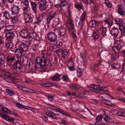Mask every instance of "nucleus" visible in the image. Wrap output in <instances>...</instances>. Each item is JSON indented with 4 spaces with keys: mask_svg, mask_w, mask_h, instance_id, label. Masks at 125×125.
Returning <instances> with one entry per match:
<instances>
[{
    "mask_svg": "<svg viewBox=\"0 0 125 125\" xmlns=\"http://www.w3.org/2000/svg\"><path fill=\"white\" fill-rule=\"evenodd\" d=\"M46 114L47 116L52 118L54 119L56 118V117L55 115L56 114L53 113L48 112L46 113Z\"/></svg>",
    "mask_w": 125,
    "mask_h": 125,
    "instance_id": "obj_34",
    "label": "nucleus"
},
{
    "mask_svg": "<svg viewBox=\"0 0 125 125\" xmlns=\"http://www.w3.org/2000/svg\"><path fill=\"white\" fill-rule=\"evenodd\" d=\"M84 71V69L78 68L77 72V76L79 77L82 76L83 73Z\"/></svg>",
    "mask_w": 125,
    "mask_h": 125,
    "instance_id": "obj_24",
    "label": "nucleus"
},
{
    "mask_svg": "<svg viewBox=\"0 0 125 125\" xmlns=\"http://www.w3.org/2000/svg\"><path fill=\"white\" fill-rule=\"evenodd\" d=\"M21 2L23 3L24 5L29 6V2L28 0H24L23 1H22Z\"/></svg>",
    "mask_w": 125,
    "mask_h": 125,
    "instance_id": "obj_54",
    "label": "nucleus"
},
{
    "mask_svg": "<svg viewBox=\"0 0 125 125\" xmlns=\"http://www.w3.org/2000/svg\"><path fill=\"white\" fill-rule=\"evenodd\" d=\"M6 92L9 94L11 96L13 95L14 93L13 90L9 89H6Z\"/></svg>",
    "mask_w": 125,
    "mask_h": 125,
    "instance_id": "obj_43",
    "label": "nucleus"
},
{
    "mask_svg": "<svg viewBox=\"0 0 125 125\" xmlns=\"http://www.w3.org/2000/svg\"><path fill=\"white\" fill-rule=\"evenodd\" d=\"M61 3L59 4L58 5L59 7L61 8V7L64 6L66 4H68V2H67V3L65 2H61Z\"/></svg>",
    "mask_w": 125,
    "mask_h": 125,
    "instance_id": "obj_57",
    "label": "nucleus"
},
{
    "mask_svg": "<svg viewBox=\"0 0 125 125\" xmlns=\"http://www.w3.org/2000/svg\"><path fill=\"white\" fill-rule=\"evenodd\" d=\"M15 36V34L13 32H9L7 33L5 35L6 37V40L12 41Z\"/></svg>",
    "mask_w": 125,
    "mask_h": 125,
    "instance_id": "obj_9",
    "label": "nucleus"
},
{
    "mask_svg": "<svg viewBox=\"0 0 125 125\" xmlns=\"http://www.w3.org/2000/svg\"><path fill=\"white\" fill-rule=\"evenodd\" d=\"M54 31L55 33L58 34L60 37L64 36L65 37L67 36L66 34V29L64 27H62L60 28L55 29Z\"/></svg>",
    "mask_w": 125,
    "mask_h": 125,
    "instance_id": "obj_4",
    "label": "nucleus"
},
{
    "mask_svg": "<svg viewBox=\"0 0 125 125\" xmlns=\"http://www.w3.org/2000/svg\"><path fill=\"white\" fill-rule=\"evenodd\" d=\"M119 33L118 29L116 27H113L112 29L111 34L113 36L116 37Z\"/></svg>",
    "mask_w": 125,
    "mask_h": 125,
    "instance_id": "obj_17",
    "label": "nucleus"
},
{
    "mask_svg": "<svg viewBox=\"0 0 125 125\" xmlns=\"http://www.w3.org/2000/svg\"><path fill=\"white\" fill-rule=\"evenodd\" d=\"M27 90H24L26 91L29 92L31 93H34L35 92V91L34 89H30L29 88H27Z\"/></svg>",
    "mask_w": 125,
    "mask_h": 125,
    "instance_id": "obj_56",
    "label": "nucleus"
},
{
    "mask_svg": "<svg viewBox=\"0 0 125 125\" xmlns=\"http://www.w3.org/2000/svg\"><path fill=\"white\" fill-rule=\"evenodd\" d=\"M119 29L120 30L122 34L124 36L125 34V25L120 24L119 26Z\"/></svg>",
    "mask_w": 125,
    "mask_h": 125,
    "instance_id": "obj_19",
    "label": "nucleus"
},
{
    "mask_svg": "<svg viewBox=\"0 0 125 125\" xmlns=\"http://www.w3.org/2000/svg\"><path fill=\"white\" fill-rule=\"evenodd\" d=\"M23 52H24L19 47L18 49L17 48L15 53L17 56L19 57L22 55V53H23Z\"/></svg>",
    "mask_w": 125,
    "mask_h": 125,
    "instance_id": "obj_28",
    "label": "nucleus"
},
{
    "mask_svg": "<svg viewBox=\"0 0 125 125\" xmlns=\"http://www.w3.org/2000/svg\"><path fill=\"white\" fill-rule=\"evenodd\" d=\"M98 25V23L96 21H92L89 22V25L91 27L95 28Z\"/></svg>",
    "mask_w": 125,
    "mask_h": 125,
    "instance_id": "obj_25",
    "label": "nucleus"
},
{
    "mask_svg": "<svg viewBox=\"0 0 125 125\" xmlns=\"http://www.w3.org/2000/svg\"><path fill=\"white\" fill-rule=\"evenodd\" d=\"M75 8L78 9H82L83 5L82 3H76L75 4Z\"/></svg>",
    "mask_w": 125,
    "mask_h": 125,
    "instance_id": "obj_44",
    "label": "nucleus"
},
{
    "mask_svg": "<svg viewBox=\"0 0 125 125\" xmlns=\"http://www.w3.org/2000/svg\"><path fill=\"white\" fill-rule=\"evenodd\" d=\"M30 34L31 35V36L33 37L34 40H35L37 39L38 36L37 33L35 32H34L30 33Z\"/></svg>",
    "mask_w": 125,
    "mask_h": 125,
    "instance_id": "obj_49",
    "label": "nucleus"
},
{
    "mask_svg": "<svg viewBox=\"0 0 125 125\" xmlns=\"http://www.w3.org/2000/svg\"><path fill=\"white\" fill-rule=\"evenodd\" d=\"M61 76V75L57 73L53 76L50 77V79L53 81H58L61 79H60Z\"/></svg>",
    "mask_w": 125,
    "mask_h": 125,
    "instance_id": "obj_14",
    "label": "nucleus"
},
{
    "mask_svg": "<svg viewBox=\"0 0 125 125\" xmlns=\"http://www.w3.org/2000/svg\"><path fill=\"white\" fill-rule=\"evenodd\" d=\"M115 113L118 116H125V113H122V112L118 111L117 110L115 111Z\"/></svg>",
    "mask_w": 125,
    "mask_h": 125,
    "instance_id": "obj_38",
    "label": "nucleus"
},
{
    "mask_svg": "<svg viewBox=\"0 0 125 125\" xmlns=\"http://www.w3.org/2000/svg\"><path fill=\"white\" fill-rule=\"evenodd\" d=\"M95 81L98 84H100L99 86H102V85L103 84V83L98 78L96 79Z\"/></svg>",
    "mask_w": 125,
    "mask_h": 125,
    "instance_id": "obj_53",
    "label": "nucleus"
},
{
    "mask_svg": "<svg viewBox=\"0 0 125 125\" xmlns=\"http://www.w3.org/2000/svg\"><path fill=\"white\" fill-rule=\"evenodd\" d=\"M6 60L7 61L12 62L15 60V56H8L7 57Z\"/></svg>",
    "mask_w": 125,
    "mask_h": 125,
    "instance_id": "obj_42",
    "label": "nucleus"
},
{
    "mask_svg": "<svg viewBox=\"0 0 125 125\" xmlns=\"http://www.w3.org/2000/svg\"><path fill=\"white\" fill-rule=\"evenodd\" d=\"M5 56L2 54L0 55V66L4 64L5 63Z\"/></svg>",
    "mask_w": 125,
    "mask_h": 125,
    "instance_id": "obj_30",
    "label": "nucleus"
},
{
    "mask_svg": "<svg viewBox=\"0 0 125 125\" xmlns=\"http://www.w3.org/2000/svg\"><path fill=\"white\" fill-rule=\"evenodd\" d=\"M39 3V9L42 11L46 10L47 9V7L45 5H43L42 3Z\"/></svg>",
    "mask_w": 125,
    "mask_h": 125,
    "instance_id": "obj_33",
    "label": "nucleus"
},
{
    "mask_svg": "<svg viewBox=\"0 0 125 125\" xmlns=\"http://www.w3.org/2000/svg\"><path fill=\"white\" fill-rule=\"evenodd\" d=\"M71 34L74 40H76L77 39V36L75 33L73 31H72Z\"/></svg>",
    "mask_w": 125,
    "mask_h": 125,
    "instance_id": "obj_62",
    "label": "nucleus"
},
{
    "mask_svg": "<svg viewBox=\"0 0 125 125\" xmlns=\"http://www.w3.org/2000/svg\"><path fill=\"white\" fill-rule=\"evenodd\" d=\"M22 63L19 60L16 61L15 62L13 65V68H18V69H22Z\"/></svg>",
    "mask_w": 125,
    "mask_h": 125,
    "instance_id": "obj_11",
    "label": "nucleus"
},
{
    "mask_svg": "<svg viewBox=\"0 0 125 125\" xmlns=\"http://www.w3.org/2000/svg\"><path fill=\"white\" fill-rule=\"evenodd\" d=\"M18 68H13L12 72L14 75H18L20 72H22V70L18 69Z\"/></svg>",
    "mask_w": 125,
    "mask_h": 125,
    "instance_id": "obj_21",
    "label": "nucleus"
},
{
    "mask_svg": "<svg viewBox=\"0 0 125 125\" xmlns=\"http://www.w3.org/2000/svg\"><path fill=\"white\" fill-rule=\"evenodd\" d=\"M87 15V13L85 11L83 12L80 17V21L83 22L84 21L85 17Z\"/></svg>",
    "mask_w": 125,
    "mask_h": 125,
    "instance_id": "obj_36",
    "label": "nucleus"
},
{
    "mask_svg": "<svg viewBox=\"0 0 125 125\" xmlns=\"http://www.w3.org/2000/svg\"><path fill=\"white\" fill-rule=\"evenodd\" d=\"M102 101V103L106 104L107 105H110V103L108 100H103Z\"/></svg>",
    "mask_w": 125,
    "mask_h": 125,
    "instance_id": "obj_58",
    "label": "nucleus"
},
{
    "mask_svg": "<svg viewBox=\"0 0 125 125\" xmlns=\"http://www.w3.org/2000/svg\"><path fill=\"white\" fill-rule=\"evenodd\" d=\"M3 116L4 117V118L7 119L9 121L13 122L14 121V119L13 118L7 115H3Z\"/></svg>",
    "mask_w": 125,
    "mask_h": 125,
    "instance_id": "obj_39",
    "label": "nucleus"
},
{
    "mask_svg": "<svg viewBox=\"0 0 125 125\" xmlns=\"http://www.w3.org/2000/svg\"><path fill=\"white\" fill-rule=\"evenodd\" d=\"M3 17L4 19V20L6 21L10 18V16L8 13L6 12L3 13Z\"/></svg>",
    "mask_w": 125,
    "mask_h": 125,
    "instance_id": "obj_37",
    "label": "nucleus"
},
{
    "mask_svg": "<svg viewBox=\"0 0 125 125\" xmlns=\"http://www.w3.org/2000/svg\"><path fill=\"white\" fill-rule=\"evenodd\" d=\"M61 123L64 125H69L68 123L66 122L64 120H61Z\"/></svg>",
    "mask_w": 125,
    "mask_h": 125,
    "instance_id": "obj_64",
    "label": "nucleus"
},
{
    "mask_svg": "<svg viewBox=\"0 0 125 125\" xmlns=\"http://www.w3.org/2000/svg\"><path fill=\"white\" fill-rule=\"evenodd\" d=\"M71 66L70 65V66H69L68 67L69 69L71 71H73L75 70L74 65L73 64Z\"/></svg>",
    "mask_w": 125,
    "mask_h": 125,
    "instance_id": "obj_59",
    "label": "nucleus"
},
{
    "mask_svg": "<svg viewBox=\"0 0 125 125\" xmlns=\"http://www.w3.org/2000/svg\"><path fill=\"white\" fill-rule=\"evenodd\" d=\"M0 111H3L7 113H11V111H10L8 108L0 104Z\"/></svg>",
    "mask_w": 125,
    "mask_h": 125,
    "instance_id": "obj_18",
    "label": "nucleus"
},
{
    "mask_svg": "<svg viewBox=\"0 0 125 125\" xmlns=\"http://www.w3.org/2000/svg\"><path fill=\"white\" fill-rule=\"evenodd\" d=\"M28 66L29 69L31 70L33 68V64L32 63L31 64V63H29Z\"/></svg>",
    "mask_w": 125,
    "mask_h": 125,
    "instance_id": "obj_61",
    "label": "nucleus"
},
{
    "mask_svg": "<svg viewBox=\"0 0 125 125\" xmlns=\"http://www.w3.org/2000/svg\"><path fill=\"white\" fill-rule=\"evenodd\" d=\"M117 7L118 8L117 12L121 16L123 15L125 12L122 6L120 5H119L117 6Z\"/></svg>",
    "mask_w": 125,
    "mask_h": 125,
    "instance_id": "obj_16",
    "label": "nucleus"
},
{
    "mask_svg": "<svg viewBox=\"0 0 125 125\" xmlns=\"http://www.w3.org/2000/svg\"><path fill=\"white\" fill-rule=\"evenodd\" d=\"M26 39L29 40L30 41H35L33 37L31 36L30 33L28 34Z\"/></svg>",
    "mask_w": 125,
    "mask_h": 125,
    "instance_id": "obj_46",
    "label": "nucleus"
},
{
    "mask_svg": "<svg viewBox=\"0 0 125 125\" xmlns=\"http://www.w3.org/2000/svg\"><path fill=\"white\" fill-rule=\"evenodd\" d=\"M6 0H0V3L1 5L4 6L5 4Z\"/></svg>",
    "mask_w": 125,
    "mask_h": 125,
    "instance_id": "obj_63",
    "label": "nucleus"
},
{
    "mask_svg": "<svg viewBox=\"0 0 125 125\" xmlns=\"http://www.w3.org/2000/svg\"><path fill=\"white\" fill-rule=\"evenodd\" d=\"M48 40L51 42H54L57 40V37L55 32H50L47 35Z\"/></svg>",
    "mask_w": 125,
    "mask_h": 125,
    "instance_id": "obj_5",
    "label": "nucleus"
},
{
    "mask_svg": "<svg viewBox=\"0 0 125 125\" xmlns=\"http://www.w3.org/2000/svg\"><path fill=\"white\" fill-rule=\"evenodd\" d=\"M91 90L96 93H99V91H107V88L106 87L100 86L94 84L92 85L89 87Z\"/></svg>",
    "mask_w": 125,
    "mask_h": 125,
    "instance_id": "obj_3",
    "label": "nucleus"
},
{
    "mask_svg": "<svg viewBox=\"0 0 125 125\" xmlns=\"http://www.w3.org/2000/svg\"><path fill=\"white\" fill-rule=\"evenodd\" d=\"M115 22L116 24H118L122 23L123 22V20L118 18H117L114 19Z\"/></svg>",
    "mask_w": 125,
    "mask_h": 125,
    "instance_id": "obj_40",
    "label": "nucleus"
},
{
    "mask_svg": "<svg viewBox=\"0 0 125 125\" xmlns=\"http://www.w3.org/2000/svg\"><path fill=\"white\" fill-rule=\"evenodd\" d=\"M100 30L101 33L103 37H105L107 36L106 32L107 29L106 28L103 27L100 28Z\"/></svg>",
    "mask_w": 125,
    "mask_h": 125,
    "instance_id": "obj_23",
    "label": "nucleus"
},
{
    "mask_svg": "<svg viewBox=\"0 0 125 125\" xmlns=\"http://www.w3.org/2000/svg\"><path fill=\"white\" fill-rule=\"evenodd\" d=\"M30 45L29 42H25L24 43H22L20 44L19 48L23 52H25L28 49V46Z\"/></svg>",
    "mask_w": 125,
    "mask_h": 125,
    "instance_id": "obj_7",
    "label": "nucleus"
},
{
    "mask_svg": "<svg viewBox=\"0 0 125 125\" xmlns=\"http://www.w3.org/2000/svg\"><path fill=\"white\" fill-rule=\"evenodd\" d=\"M49 0H42L40 1L39 3H42L43 5L46 4L49 2Z\"/></svg>",
    "mask_w": 125,
    "mask_h": 125,
    "instance_id": "obj_52",
    "label": "nucleus"
},
{
    "mask_svg": "<svg viewBox=\"0 0 125 125\" xmlns=\"http://www.w3.org/2000/svg\"><path fill=\"white\" fill-rule=\"evenodd\" d=\"M21 36L24 39L27 38L28 33L27 29H23L20 32Z\"/></svg>",
    "mask_w": 125,
    "mask_h": 125,
    "instance_id": "obj_12",
    "label": "nucleus"
},
{
    "mask_svg": "<svg viewBox=\"0 0 125 125\" xmlns=\"http://www.w3.org/2000/svg\"><path fill=\"white\" fill-rule=\"evenodd\" d=\"M104 119L105 121L108 122L110 120V118L108 116L106 115L104 118Z\"/></svg>",
    "mask_w": 125,
    "mask_h": 125,
    "instance_id": "obj_60",
    "label": "nucleus"
},
{
    "mask_svg": "<svg viewBox=\"0 0 125 125\" xmlns=\"http://www.w3.org/2000/svg\"><path fill=\"white\" fill-rule=\"evenodd\" d=\"M47 61L46 56L42 52L39 56L36 59L34 68L36 69L40 68L41 71L44 72L46 69V64L50 66L52 65L50 60H48V62H47Z\"/></svg>",
    "mask_w": 125,
    "mask_h": 125,
    "instance_id": "obj_1",
    "label": "nucleus"
},
{
    "mask_svg": "<svg viewBox=\"0 0 125 125\" xmlns=\"http://www.w3.org/2000/svg\"><path fill=\"white\" fill-rule=\"evenodd\" d=\"M31 5V9L35 13L37 12V4L36 3L31 1L30 2Z\"/></svg>",
    "mask_w": 125,
    "mask_h": 125,
    "instance_id": "obj_22",
    "label": "nucleus"
},
{
    "mask_svg": "<svg viewBox=\"0 0 125 125\" xmlns=\"http://www.w3.org/2000/svg\"><path fill=\"white\" fill-rule=\"evenodd\" d=\"M17 49V48L16 46H13L10 49V50L11 51L15 53Z\"/></svg>",
    "mask_w": 125,
    "mask_h": 125,
    "instance_id": "obj_55",
    "label": "nucleus"
},
{
    "mask_svg": "<svg viewBox=\"0 0 125 125\" xmlns=\"http://www.w3.org/2000/svg\"><path fill=\"white\" fill-rule=\"evenodd\" d=\"M70 88L72 89L77 90L80 87V86L78 84L73 83L70 86Z\"/></svg>",
    "mask_w": 125,
    "mask_h": 125,
    "instance_id": "obj_27",
    "label": "nucleus"
},
{
    "mask_svg": "<svg viewBox=\"0 0 125 125\" xmlns=\"http://www.w3.org/2000/svg\"><path fill=\"white\" fill-rule=\"evenodd\" d=\"M82 1L87 5H90L91 3H93L91 0H82Z\"/></svg>",
    "mask_w": 125,
    "mask_h": 125,
    "instance_id": "obj_47",
    "label": "nucleus"
},
{
    "mask_svg": "<svg viewBox=\"0 0 125 125\" xmlns=\"http://www.w3.org/2000/svg\"><path fill=\"white\" fill-rule=\"evenodd\" d=\"M76 24L78 28L81 29H83V22L81 21H77L76 22Z\"/></svg>",
    "mask_w": 125,
    "mask_h": 125,
    "instance_id": "obj_31",
    "label": "nucleus"
},
{
    "mask_svg": "<svg viewBox=\"0 0 125 125\" xmlns=\"http://www.w3.org/2000/svg\"><path fill=\"white\" fill-rule=\"evenodd\" d=\"M61 79H62L63 81H66L69 80V78L67 75H63Z\"/></svg>",
    "mask_w": 125,
    "mask_h": 125,
    "instance_id": "obj_48",
    "label": "nucleus"
},
{
    "mask_svg": "<svg viewBox=\"0 0 125 125\" xmlns=\"http://www.w3.org/2000/svg\"><path fill=\"white\" fill-rule=\"evenodd\" d=\"M104 22L106 24L108 25V27L109 28L111 27V26L113 24L112 21L109 19H107L106 20L104 21Z\"/></svg>",
    "mask_w": 125,
    "mask_h": 125,
    "instance_id": "obj_32",
    "label": "nucleus"
},
{
    "mask_svg": "<svg viewBox=\"0 0 125 125\" xmlns=\"http://www.w3.org/2000/svg\"><path fill=\"white\" fill-rule=\"evenodd\" d=\"M23 15L25 23L31 22L32 21L33 19L31 15L26 13L23 14Z\"/></svg>",
    "mask_w": 125,
    "mask_h": 125,
    "instance_id": "obj_8",
    "label": "nucleus"
},
{
    "mask_svg": "<svg viewBox=\"0 0 125 125\" xmlns=\"http://www.w3.org/2000/svg\"><path fill=\"white\" fill-rule=\"evenodd\" d=\"M52 83H42L41 85L42 86H44L47 87H50L52 86Z\"/></svg>",
    "mask_w": 125,
    "mask_h": 125,
    "instance_id": "obj_45",
    "label": "nucleus"
},
{
    "mask_svg": "<svg viewBox=\"0 0 125 125\" xmlns=\"http://www.w3.org/2000/svg\"><path fill=\"white\" fill-rule=\"evenodd\" d=\"M5 45L7 48L10 49L13 46L12 41L6 40Z\"/></svg>",
    "mask_w": 125,
    "mask_h": 125,
    "instance_id": "obj_20",
    "label": "nucleus"
},
{
    "mask_svg": "<svg viewBox=\"0 0 125 125\" xmlns=\"http://www.w3.org/2000/svg\"><path fill=\"white\" fill-rule=\"evenodd\" d=\"M56 14V12L55 11H53L52 10H51L49 12V16L47 19V21L48 23H49L51 20L54 17Z\"/></svg>",
    "mask_w": 125,
    "mask_h": 125,
    "instance_id": "obj_10",
    "label": "nucleus"
},
{
    "mask_svg": "<svg viewBox=\"0 0 125 125\" xmlns=\"http://www.w3.org/2000/svg\"><path fill=\"white\" fill-rule=\"evenodd\" d=\"M66 23L67 26L69 31H72L74 29V27L73 22L71 18H69L67 20Z\"/></svg>",
    "mask_w": 125,
    "mask_h": 125,
    "instance_id": "obj_6",
    "label": "nucleus"
},
{
    "mask_svg": "<svg viewBox=\"0 0 125 125\" xmlns=\"http://www.w3.org/2000/svg\"><path fill=\"white\" fill-rule=\"evenodd\" d=\"M29 6H23L22 10L23 11V14L27 13L29 11Z\"/></svg>",
    "mask_w": 125,
    "mask_h": 125,
    "instance_id": "obj_35",
    "label": "nucleus"
},
{
    "mask_svg": "<svg viewBox=\"0 0 125 125\" xmlns=\"http://www.w3.org/2000/svg\"><path fill=\"white\" fill-rule=\"evenodd\" d=\"M115 45L112 47V50L115 52L119 53L120 50L122 49L124 43L121 41H116L114 43Z\"/></svg>",
    "mask_w": 125,
    "mask_h": 125,
    "instance_id": "obj_2",
    "label": "nucleus"
},
{
    "mask_svg": "<svg viewBox=\"0 0 125 125\" xmlns=\"http://www.w3.org/2000/svg\"><path fill=\"white\" fill-rule=\"evenodd\" d=\"M69 51L67 50H66L63 51L62 53V57L63 58H66L68 56Z\"/></svg>",
    "mask_w": 125,
    "mask_h": 125,
    "instance_id": "obj_29",
    "label": "nucleus"
},
{
    "mask_svg": "<svg viewBox=\"0 0 125 125\" xmlns=\"http://www.w3.org/2000/svg\"><path fill=\"white\" fill-rule=\"evenodd\" d=\"M104 3L108 8H111L112 7V4L108 0L105 1Z\"/></svg>",
    "mask_w": 125,
    "mask_h": 125,
    "instance_id": "obj_41",
    "label": "nucleus"
},
{
    "mask_svg": "<svg viewBox=\"0 0 125 125\" xmlns=\"http://www.w3.org/2000/svg\"><path fill=\"white\" fill-rule=\"evenodd\" d=\"M8 81L11 83H12L14 84H16L17 85H18L19 86H21V87L23 88L24 87V84H23L22 83H19L18 82L10 80H8Z\"/></svg>",
    "mask_w": 125,
    "mask_h": 125,
    "instance_id": "obj_26",
    "label": "nucleus"
},
{
    "mask_svg": "<svg viewBox=\"0 0 125 125\" xmlns=\"http://www.w3.org/2000/svg\"><path fill=\"white\" fill-rule=\"evenodd\" d=\"M13 26L10 25L6 27L5 29V30L7 31H9L13 29Z\"/></svg>",
    "mask_w": 125,
    "mask_h": 125,
    "instance_id": "obj_50",
    "label": "nucleus"
},
{
    "mask_svg": "<svg viewBox=\"0 0 125 125\" xmlns=\"http://www.w3.org/2000/svg\"><path fill=\"white\" fill-rule=\"evenodd\" d=\"M11 20L12 22L15 23L18 20V17L17 16H14L11 18Z\"/></svg>",
    "mask_w": 125,
    "mask_h": 125,
    "instance_id": "obj_51",
    "label": "nucleus"
},
{
    "mask_svg": "<svg viewBox=\"0 0 125 125\" xmlns=\"http://www.w3.org/2000/svg\"><path fill=\"white\" fill-rule=\"evenodd\" d=\"M19 8L18 6L15 5L12 7L11 10V14L14 15L17 14L19 11Z\"/></svg>",
    "mask_w": 125,
    "mask_h": 125,
    "instance_id": "obj_15",
    "label": "nucleus"
},
{
    "mask_svg": "<svg viewBox=\"0 0 125 125\" xmlns=\"http://www.w3.org/2000/svg\"><path fill=\"white\" fill-rule=\"evenodd\" d=\"M99 29H95L92 35L93 38L94 40L98 39L99 37Z\"/></svg>",
    "mask_w": 125,
    "mask_h": 125,
    "instance_id": "obj_13",
    "label": "nucleus"
}]
</instances>
